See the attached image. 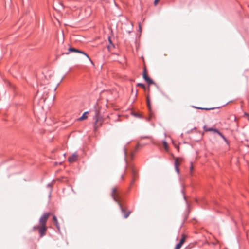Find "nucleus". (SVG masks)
<instances>
[{"instance_id": "nucleus-13", "label": "nucleus", "mask_w": 249, "mask_h": 249, "mask_svg": "<svg viewBox=\"0 0 249 249\" xmlns=\"http://www.w3.org/2000/svg\"><path fill=\"white\" fill-rule=\"evenodd\" d=\"M147 106H148L149 109L150 110L151 109L150 103L149 99L148 98H147Z\"/></svg>"}, {"instance_id": "nucleus-23", "label": "nucleus", "mask_w": 249, "mask_h": 249, "mask_svg": "<svg viewBox=\"0 0 249 249\" xmlns=\"http://www.w3.org/2000/svg\"><path fill=\"white\" fill-rule=\"evenodd\" d=\"M139 31H141L142 29H141V25H140V24H139Z\"/></svg>"}, {"instance_id": "nucleus-22", "label": "nucleus", "mask_w": 249, "mask_h": 249, "mask_svg": "<svg viewBox=\"0 0 249 249\" xmlns=\"http://www.w3.org/2000/svg\"><path fill=\"white\" fill-rule=\"evenodd\" d=\"M141 146L140 144H138L136 146V149H138Z\"/></svg>"}, {"instance_id": "nucleus-18", "label": "nucleus", "mask_w": 249, "mask_h": 249, "mask_svg": "<svg viewBox=\"0 0 249 249\" xmlns=\"http://www.w3.org/2000/svg\"><path fill=\"white\" fill-rule=\"evenodd\" d=\"M193 169H194V167L193 166V163H192V162H191L190 163V171L191 173L192 172Z\"/></svg>"}, {"instance_id": "nucleus-25", "label": "nucleus", "mask_w": 249, "mask_h": 249, "mask_svg": "<svg viewBox=\"0 0 249 249\" xmlns=\"http://www.w3.org/2000/svg\"><path fill=\"white\" fill-rule=\"evenodd\" d=\"M109 42L111 43V40H110V38H109Z\"/></svg>"}, {"instance_id": "nucleus-27", "label": "nucleus", "mask_w": 249, "mask_h": 249, "mask_svg": "<svg viewBox=\"0 0 249 249\" xmlns=\"http://www.w3.org/2000/svg\"><path fill=\"white\" fill-rule=\"evenodd\" d=\"M248 117H248V120H249V115L248 116Z\"/></svg>"}, {"instance_id": "nucleus-21", "label": "nucleus", "mask_w": 249, "mask_h": 249, "mask_svg": "<svg viewBox=\"0 0 249 249\" xmlns=\"http://www.w3.org/2000/svg\"><path fill=\"white\" fill-rule=\"evenodd\" d=\"M222 138H223V140H224L226 142H228V141H227V140L226 138L224 136H223Z\"/></svg>"}, {"instance_id": "nucleus-2", "label": "nucleus", "mask_w": 249, "mask_h": 249, "mask_svg": "<svg viewBox=\"0 0 249 249\" xmlns=\"http://www.w3.org/2000/svg\"><path fill=\"white\" fill-rule=\"evenodd\" d=\"M95 123L94 124V130H96L98 128L101 126L102 124V122L103 119L102 117L99 115V113H97L95 116Z\"/></svg>"}, {"instance_id": "nucleus-16", "label": "nucleus", "mask_w": 249, "mask_h": 249, "mask_svg": "<svg viewBox=\"0 0 249 249\" xmlns=\"http://www.w3.org/2000/svg\"><path fill=\"white\" fill-rule=\"evenodd\" d=\"M214 132L215 133H217L218 135H219V136H220L221 137V138L223 136V134L221 132H220L218 130H217V129L214 130Z\"/></svg>"}, {"instance_id": "nucleus-14", "label": "nucleus", "mask_w": 249, "mask_h": 249, "mask_svg": "<svg viewBox=\"0 0 249 249\" xmlns=\"http://www.w3.org/2000/svg\"><path fill=\"white\" fill-rule=\"evenodd\" d=\"M195 107L196 108L200 109H203V110H207L213 109V108H202V107Z\"/></svg>"}, {"instance_id": "nucleus-28", "label": "nucleus", "mask_w": 249, "mask_h": 249, "mask_svg": "<svg viewBox=\"0 0 249 249\" xmlns=\"http://www.w3.org/2000/svg\"><path fill=\"white\" fill-rule=\"evenodd\" d=\"M158 0L159 1L160 0Z\"/></svg>"}, {"instance_id": "nucleus-9", "label": "nucleus", "mask_w": 249, "mask_h": 249, "mask_svg": "<svg viewBox=\"0 0 249 249\" xmlns=\"http://www.w3.org/2000/svg\"><path fill=\"white\" fill-rule=\"evenodd\" d=\"M88 113V112H84L83 115L78 119V120L79 121H82L88 118L87 114Z\"/></svg>"}, {"instance_id": "nucleus-26", "label": "nucleus", "mask_w": 249, "mask_h": 249, "mask_svg": "<svg viewBox=\"0 0 249 249\" xmlns=\"http://www.w3.org/2000/svg\"><path fill=\"white\" fill-rule=\"evenodd\" d=\"M121 178H122V179H123L124 177L122 176Z\"/></svg>"}, {"instance_id": "nucleus-15", "label": "nucleus", "mask_w": 249, "mask_h": 249, "mask_svg": "<svg viewBox=\"0 0 249 249\" xmlns=\"http://www.w3.org/2000/svg\"><path fill=\"white\" fill-rule=\"evenodd\" d=\"M214 132L215 133H217L218 135H219V136H220L221 137V138L223 136V134L221 132H220L218 130H217V129L214 130Z\"/></svg>"}, {"instance_id": "nucleus-11", "label": "nucleus", "mask_w": 249, "mask_h": 249, "mask_svg": "<svg viewBox=\"0 0 249 249\" xmlns=\"http://www.w3.org/2000/svg\"><path fill=\"white\" fill-rule=\"evenodd\" d=\"M163 145L166 151H168V144L166 141L163 142Z\"/></svg>"}, {"instance_id": "nucleus-5", "label": "nucleus", "mask_w": 249, "mask_h": 249, "mask_svg": "<svg viewBox=\"0 0 249 249\" xmlns=\"http://www.w3.org/2000/svg\"><path fill=\"white\" fill-rule=\"evenodd\" d=\"M187 236L185 234L182 235V238L180 240L179 242L177 244L175 248V249H180L186 241Z\"/></svg>"}, {"instance_id": "nucleus-17", "label": "nucleus", "mask_w": 249, "mask_h": 249, "mask_svg": "<svg viewBox=\"0 0 249 249\" xmlns=\"http://www.w3.org/2000/svg\"><path fill=\"white\" fill-rule=\"evenodd\" d=\"M137 85L138 86H140V87H141L142 88H143L144 89H145V86L143 84H142V83H138L137 84Z\"/></svg>"}, {"instance_id": "nucleus-6", "label": "nucleus", "mask_w": 249, "mask_h": 249, "mask_svg": "<svg viewBox=\"0 0 249 249\" xmlns=\"http://www.w3.org/2000/svg\"><path fill=\"white\" fill-rule=\"evenodd\" d=\"M182 161V159L179 158H176L175 160V166L176 172L178 174L179 173V166Z\"/></svg>"}, {"instance_id": "nucleus-1", "label": "nucleus", "mask_w": 249, "mask_h": 249, "mask_svg": "<svg viewBox=\"0 0 249 249\" xmlns=\"http://www.w3.org/2000/svg\"><path fill=\"white\" fill-rule=\"evenodd\" d=\"M50 214V213H49L44 214L39 219V225L34 227L35 229L38 230V232L41 237L45 235L47 231L46 223Z\"/></svg>"}, {"instance_id": "nucleus-4", "label": "nucleus", "mask_w": 249, "mask_h": 249, "mask_svg": "<svg viewBox=\"0 0 249 249\" xmlns=\"http://www.w3.org/2000/svg\"><path fill=\"white\" fill-rule=\"evenodd\" d=\"M143 78L147 82L149 85L154 84V81L148 77L145 68H144L143 71Z\"/></svg>"}, {"instance_id": "nucleus-3", "label": "nucleus", "mask_w": 249, "mask_h": 249, "mask_svg": "<svg viewBox=\"0 0 249 249\" xmlns=\"http://www.w3.org/2000/svg\"><path fill=\"white\" fill-rule=\"evenodd\" d=\"M69 50V52L68 53H66V54H69V53L70 52H75V53H81V54H83L84 55H85L89 60V61L92 63H93V62H92V61L91 60V59L89 58V56L85 53H84V52L81 51V50H78V49H76V48H72V47H70L68 49Z\"/></svg>"}, {"instance_id": "nucleus-24", "label": "nucleus", "mask_w": 249, "mask_h": 249, "mask_svg": "<svg viewBox=\"0 0 249 249\" xmlns=\"http://www.w3.org/2000/svg\"><path fill=\"white\" fill-rule=\"evenodd\" d=\"M108 49H110V46H108Z\"/></svg>"}, {"instance_id": "nucleus-12", "label": "nucleus", "mask_w": 249, "mask_h": 249, "mask_svg": "<svg viewBox=\"0 0 249 249\" xmlns=\"http://www.w3.org/2000/svg\"><path fill=\"white\" fill-rule=\"evenodd\" d=\"M204 129L205 131H213L214 132V130H216L215 129L213 128H207L206 126L204 127Z\"/></svg>"}, {"instance_id": "nucleus-10", "label": "nucleus", "mask_w": 249, "mask_h": 249, "mask_svg": "<svg viewBox=\"0 0 249 249\" xmlns=\"http://www.w3.org/2000/svg\"><path fill=\"white\" fill-rule=\"evenodd\" d=\"M53 220L54 221V224H55V226L57 227V229L59 231L60 230V226H59V225L58 224V222L57 221V218H56V217L55 216H54L53 217Z\"/></svg>"}, {"instance_id": "nucleus-20", "label": "nucleus", "mask_w": 249, "mask_h": 249, "mask_svg": "<svg viewBox=\"0 0 249 249\" xmlns=\"http://www.w3.org/2000/svg\"><path fill=\"white\" fill-rule=\"evenodd\" d=\"M159 1L158 0H154V5H155V6H156V5L158 4V3L159 2Z\"/></svg>"}, {"instance_id": "nucleus-8", "label": "nucleus", "mask_w": 249, "mask_h": 249, "mask_svg": "<svg viewBox=\"0 0 249 249\" xmlns=\"http://www.w3.org/2000/svg\"><path fill=\"white\" fill-rule=\"evenodd\" d=\"M112 196L113 199L117 202V200L116 198L117 196V190L115 188H113L112 189Z\"/></svg>"}, {"instance_id": "nucleus-7", "label": "nucleus", "mask_w": 249, "mask_h": 249, "mask_svg": "<svg viewBox=\"0 0 249 249\" xmlns=\"http://www.w3.org/2000/svg\"><path fill=\"white\" fill-rule=\"evenodd\" d=\"M77 160V155L76 153L73 154L68 158V160L70 163H72Z\"/></svg>"}, {"instance_id": "nucleus-19", "label": "nucleus", "mask_w": 249, "mask_h": 249, "mask_svg": "<svg viewBox=\"0 0 249 249\" xmlns=\"http://www.w3.org/2000/svg\"><path fill=\"white\" fill-rule=\"evenodd\" d=\"M129 214H130V212L124 213V217L125 218H127L128 217V216L129 215Z\"/></svg>"}]
</instances>
